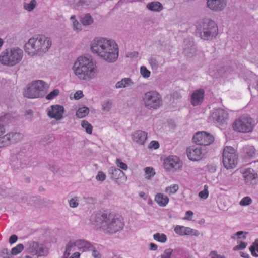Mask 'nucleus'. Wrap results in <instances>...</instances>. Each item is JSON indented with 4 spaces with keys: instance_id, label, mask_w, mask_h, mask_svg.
<instances>
[{
    "instance_id": "18",
    "label": "nucleus",
    "mask_w": 258,
    "mask_h": 258,
    "mask_svg": "<svg viewBox=\"0 0 258 258\" xmlns=\"http://www.w3.org/2000/svg\"><path fill=\"white\" fill-rule=\"evenodd\" d=\"M148 134L142 130H136L131 135V139L134 143L138 145H144L147 140Z\"/></svg>"
},
{
    "instance_id": "45",
    "label": "nucleus",
    "mask_w": 258,
    "mask_h": 258,
    "mask_svg": "<svg viewBox=\"0 0 258 258\" xmlns=\"http://www.w3.org/2000/svg\"><path fill=\"white\" fill-rule=\"evenodd\" d=\"M245 152L248 157H254L256 155L255 149L252 146H249L245 148Z\"/></svg>"
},
{
    "instance_id": "48",
    "label": "nucleus",
    "mask_w": 258,
    "mask_h": 258,
    "mask_svg": "<svg viewBox=\"0 0 258 258\" xmlns=\"http://www.w3.org/2000/svg\"><path fill=\"white\" fill-rule=\"evenodd\" d=\"M252 200L250 197L246 196L243 198L240 201L239 204L242 206H246L250 205Z\"/></svg>"
},
{
    "instance_id": "22",
    "label": "nucleus",
    "mask_w": 258,
    "mask_h": 258,
    "mask_svg": "<svg viewBox=\"0 0 258 258\" xmlns=\"http://www.w3.org/2000/svg\"><path fill=\"white\" fill-rule=\"evenodd\" d=\"M17 168H25L30 167L33 163L32 159L26 156L19 155L17 157Z\"/></svg>"
},
{
    "instance_id": "31",
    "label": "nucleus",
    "mask_w": 258,
    "mask_h": 258,
    "mask_svg": "<svg viewBox=\"0 0 258 258\" xmlns=\"http://www.w3.org/2000/svg\"><path fill=\"white\" fill-rule=\"evenodd\" d=\"M70 21L72 23V28L74 31L76 32H80L82 28L81 24L76 19L75 15H72L70 17Z\"/></svg>"
},
{
    "instance_id": "60",
    "label": "nucleus",
    "mask_w": 258,
    "mask_h": 258,
    "mask_svg": "<svg viewBox=\"0 0 258 258\" xmlns=\"http://www.w3.org/2000/svg\"><path fill=\"white\" fill-rule=\"evenodd\" d=\"M84 95L82 91L78 90L74 94V98L75 100H79L83 97Z\"/></svg>"
},
{
    "instance_id": "29",
    "label": "nucleus",
    "mask_w": 258,
    "mask_h": 258,
    "mask_svg": "<svg viewBox=\"0 0 258 258\" xmlns=\"http://www.w3.org/2000/svg\"><path fill=\"white\" fill-rule=\"evenodd\" d=\"M109 174L111 175V177L113 179L115 180L124 175V173L122 171L115 167H111L109 168Z\"/></svg>"
},
{
    "instance_id": "41",
    "label": "nucleus",
    "mask_w": 258,
    "mask_h": 258,
    "mask_svg": "<svg viewBox=\"0 0 258 258\" xmlns=\"http://www.w3.org/2000/svg\"><path fill=\"white\" fill-rule=\"evenodd\" d=\"M81 125L87 134H91L92 133V126L87 121L82 120Z\"/></svg>"
},
{
    "instance_id": "9",
    "label": "nucleus",
    "mask_w": 258,
    "mask_h": 258,
    "mask_svg": "<svg viewBox=\"0 0 258 258\" xmlns=\"http://www.w3.org/2000/svg\"><path fill=\"white\" fill-rule=\"evenodd\" d=\"M143 101L145 106L150 109H157L162 104V96L156 91H150L145 93Z\"/></svg>"
},
{
    "instance_id": "40",
    "label": "nucleus",
    "mask_w": 258,
    "mask_h": 258,
    "mask_svg": "<svg viewBox=\"0 0 258 258\" xmlns=\"http://www.w3.org/2000/svg\"><path fill=\"white\" fill-rule=\"evenodd\" d=\"M178 185L174 184L167 187L165 189V192L170 195L175 194L178 190Z\"/></svg>"
},
{
    "instance_id": "46",
    "label": "nucleus",
    "mask_w": 258,
    "mask_h": 258,
    "mask_svg": "<svg viewBox=\"0 0 258 258\" xmlns=\"http://www.w3.org/2000/svg\"><path fill=\"white\" fill-rule=\"evenodd\" d=\"M24 245L22 244H19L13 247L11 250V254L16 255L20 253L24 249Z\"/></svg>"
},
{
    "instance_id": "50",
    "label": "nucleus",
    "mask_w": 258,
    "mask_h": 258,
    "mask_svg": "<svg viewBox=\"0 0 258 258\" xmlns=\"http://www.w3.org/2000/svg\"><path fill=\"white\" fill-rule=\"evenodd\" d=\"M115 164L118 167L123 170L126 171L128 169L127 164L122 162L121 159L119 158L116 159Z\"/></svg>"
},
{
    "instance_id": "32",
    "label": "nucleus",
    "mask_w": 258,
    "mask_h": 258,
    "mask_svg": "<svg viewBox=\"0 0 258 258\" xmlns=\"http://www.w3.org/2000/svg\"><path fill=\"white\" fill-rule=\"evenodd\" d=\"M26 246L27 250L29 253L35 255L37 247L38 246V243L35 241L28 242L26 244Z\"/></svg>"
},
{
    "instance_id": "6",
    "label": "nucleus",
    "mask_w": 258,
    "mask_h": 258,
    "mask_svg": "<svg viewBox=\"0 0 258 258\" xmlns=\"http://www.w3.org/2000/svg\"><path fill=\"white\" fill-rule=\"evenodd\" d=\"M23 56V51L19 47L7 49L0 54V62L3 66L13 67L21 61Z\"/></svg>"
},
{
    "instance_id": "51",
    "label": "nucleus",
    "mask_w": 258,
    "mask_h": 258,
    "mask_svg": "<svg viewBox=\"0 0 258 258\" xmlns=\"http://www.w3.org/2000/svg\"><path fill=\"white\" fill-rule=\"evenodd\" d=\"M79 198L77 197H75L72 199H71L69 201V204L70 207L75 208L78 206L79 205Z\"/></svg>"
},
{
    "instance_id": "37",
    "label": "nucleus",
    "mask_w": 258,
    "mask_h": 258,
    "mask_svg": "<svg viewBox=\"0 0 258 258\" xmlns=\"http://www.w3.org/2000/svg\"><path fill=\"white\" fill-rule=\"evenodd\" d=\"M196 52V49L192 43H190L189 46H187L184 48V54L188 57L193 56Z\"/></svg>"
},
{
    "instance_id": "11",
    "label": "nucleus",
    "mask_w": 258,
    "mask_h": 258,
    "mask_svg": "<svg viewBox=\"0 0 258 258\" xmlns=\"http://www.w3.org/2000/svg\"><path fill=\"white\" fill-rule=\"evenodd\" d=\"M183 166L182 161L176 156L170 155L165 158L163 162L164 168L167 171L175 172L181 170Z\"/></svg>"
},
{
    "instance_id": "30",
    "label": "nucleus",
    "mask_w": 258,
    "mask_h": 258,
    "mask_svg": "<svg viewBox=\"0 0 258 258\" xmlns=\"http://www.w3.org/2000/svg\"><path fill=\"white\" fill-rule=\"evenodd\" d=\"M37 5L36 0H31L23 3V9L28 12H32L35 9Z\"/></svg>"
},
{
    "instance_id": "52",
    "label": "nucleus",
    "mask_w": 258,
    "mask_h": 258,
    "mask_svg": "<svg viewBox=\"0 0 258 258\" xmlns=\"http://www.w3.org/2000/svg\"><path fill=\"white\" fill-rule=\"evenodd\" d=\"M243 231H238L235 234H233L231 236V238L233 239H243L244 240L246 238L245 234Z\"/></svg>"
},
{
    "instance_id": "23",
    "label": "nucleus",
    "mask_w": 258,
    "mask_h": 258,
    "mask_svg": "<svg viewBox=\"0 0 258 258\" xmlns=\"http://www.w3.org/2000/svg\"><path fill=\"white\" fill-rule=\"evenodd\" d=\"M76 248L80 251L84 252L92 249V245L89 241L84 239L75 240Z\"/></svg>"
},
{
    "instance_id": "16",
    "label": "nucleus",
    "mask_w": 258,
    "mask_h": 258,
    "mask_svg": "<svg viewBox=\"0 0 258 258\" xmlns=\"http://www.w3.org/2000/svg\"><path fill=\"white\" fill-rule=\"evenodd\" d=\"M211 118L216 121L217 123L223 125L226 123L228 119V113L223 109H216L212 112Z\"/></svg>"
},
{
    "instance_id": "21",
    "label": "nucleus",
    "mask_w": 258,
    "mask_h": 258,
    "mask_svg": "<svg viewBox=\"0 0 258 258\" xmlns=\"http://www.w3.org/2000/svg\"><path fill=\"white\" fill-rule=\"evenodd\" d=\"M204 91L200 89L196 90L192 93L191 96V103L194 106L200 104L203 101Z\"/></svg>"
},
{
    "instance_id": "39",
    "label": "nucleus",
    "mask_w": 258,
    "mask_h": 258,
    "mask_svg": "<svg viewBox=\"0 0 258 258\" xmlns=\"http://www.w3.org/2000/svg\"><path fill=\"white\" fill-rule=\"evenodd\" d=\"M155 240L161 243H165L167 240V236L164 233H157L153 235Z\"/></svg>"
},
{
    "instance_id": "3",
    "label": "nucleus",
    "mask_w": 258,
    "mask_h": 258,
    "mask_svg": "<svg viewBox=\"0 0 258 258\" xmlns=\"http://www.w3.org/2000/svg\"><path fill=\"white\" fill-rule=\"evenodd\" d=\"M91 223L104 232L114 234L122 229L124 223L121 219L113 213H93L90 217Z\"/></svg>"
},
{
    "instance_id": "55",
    "label": "nucleus",
    "mask_w": 258,
    "mask_h": 258,
    "mask_svg": "<svg viewBox=\"0 0 258 258\" xmlns=\"http://www.w3.org/2000/svg\"><path fill=\"white\" fill-rule=\"evenodd\" d=\"M0 255L3 258H12V254L9 253L8 249L6 248L2 250Z\"/></svg>"
},
{
    "instance_id": "1",
    "label": "nucleus",
    "mask_w": 258,
    "mask_h": 258,
    "mask_svg": "<svg viewBox=\"0 0 258 258\" xmlns=\"http://www.w3.org/2000/svg\"><path fill=\"white\" fill-rule=\"evenodd\" d=\"M90 49L92 54L108 63L115 62L118 58V46L110 38H94L90 43Z\"/></svg>"
},
{
    "instance_id": "34",
    "label": "nucleus",
    "mask_w": 258,
    "mask_h": 258,
    "mask_svg": "<svg viewBox=\"0 0 258 258\" xmlns=\"http://www.w3.org/2000/svg\"><path fill=\"white\" fill-rule=\"evenodd\" d=\"M149 64L153 71L157 70L162 66L158 60L154 57L151 56L148 59Z\"/></svg>"
},
{
    "instance_id": "53",
    "label": "nucleus",
    "mask_w": 258,
    "mask_h": 258,
    "mask_svg": "<svg viewBox=\"0 0 258 258\" xmlns=\"http://www.w3.org/2000/svg\"><path fill=\"white\" fill-rule=\"evenodd\" d=\"M59 93V90L58 89H55L51 91L46 96L47 100H52L57 96Z\"/></svg>"
},
{
    "instance_id": "8",
    "label": "nucleus",
    "mask_w": 258,
    "mask_h": 258,
    "mask_svg": "<svg viewBox=\"0 0 258 258\" xmlns=\"http://www.w3.org/2000/svg\"><path fill=\"white\" fill-rule=\"evenodd\" d=\"M256 122L254 119L248 115H243L236 119L232 124L234 131L241 133H251Z\"/></svg>"
},
{
    "instance_id": "17",
    "label": "nucleus",
    "mask_w": 258,
    "mask_h": 258,
    "mask_svg": "<svg viewBox=\"0 0 258 258\" xmlns=\"http://www.w3.org/2000/svg\"><path fill=\"white\" fill-rule=\"evenodd\" d=\"M174 231L176 234L180 236H194L198 237L200 235V232L199 230L192 229L189 227L181 225L175 226Z\"/></svg>"
},
{
    "instance_id": "43",
    "label": "nucleus",
    "mask_w": 258,
    "mask_h": 258,
    "mask_svg": "<svg viewBox=\"0 0 258 258\" xmlns=\"http://www.w3.org/2000/svg\"><path fill=\"white\" fill-rule=\"evenodd\" d=\"M249 250L252 256L255 257L258 256V239H256L253 243V245L250 246Z\"/></svg>"
},
{
    "instance_id": "61",
    "label": "nucleus",
    "mask_w": 258,
    "mask_h": 258,
    "mask_svg": "<svg viewBox=\"0 0 258 258\" xmlns=\"http://www.w3.org/2000/svg\"><path fill=\"white\" fill-rule=\"evenodd\" d=\"M90 251H92V255L94 258H100L101 255L99 252L95 249L93 245L92 249H90Z\"/></svg>"
},
{
    "instance_id": "56",
    "label": "nucleus",
    "mask_w": 258,
    "mask_h": 258,
    "mask_svg": "<svg viewBox=\"0 0 258 258\" xmlns=\"http://www.w3.org/2000/svg\"><path fill=\"white\" fill-rule=\"evenodd\" d=\"M247 244L246 242H240L239 244L234 246L233 247L234 250H238L243 249L247 246Z\"/></svg>"
},
{
    "instance_id": "44",
    "label": "nucleus",
    "mask_w": 258,
    "mask_h": 258,
    "mask_svg": "<svg viewBox=\"0 0 258 258\" xmlns=\"http://www.w3.org/2000/svg\"><path fill=\"white\" fill-rule=\"evenodd\" d=\"M6 133L3 125H0V148L6 147L4 139V134Z\"/></svg>"
},
{
    "instance_id": "62",
    "label": "nucleus",
    "mask_w": 258,
    "mask_h": 258,
    "mask_svg": "<svg viewBox=\"0 0 258 258\" xmlns=\"http://www.w3.org/2000/svg\"><path fill=\"white\" fill-rule=\"evenodd\" d=\"M211 258H225V256L219 255L215 251H212L210 253Z\"/></svg>"
},
{
    "instance_id": "27",
    "label": "nucleus",
    "mask_w": 258,
    "mask_h": 258,
    "mask_svg": "<svg viewBox=\"0 0 258 258\" xmlns=\"http://www.w3.org/2000/svg\"><path fill=\"white\" fill-rule=\"evenodd\" d=\"M17 118L15 114H6L0 117V123L4 124H9L15 122Z\"/></svg>"
},
{
    "instance_id": "33",
    "label": "nucleus",
    "mask_w": 258,
    "mask_h": 258,
    "mask_svg": "<svg viewBox=\"0 0 258 258\" xmlns=\"http://www.w3.org/2000/svg\"><path fill=\"white\" fill-rule=\"evenodd\" d=\"M90 110L89 108L83 106L79 108L76 111V115L79 118H82L86 117L89 114Z\"/></svg>"
},
{
    "instance_id": "15",
    "label": "nucleus",
    "mask_w": 258,
    "mask_h": 258,
    "mask_svg": "<svg viewBox=\"0 0 258 258\" xmlns=\"http://www.w3.org/2000/svg\"><path fill=\"white\" fill-rule=\"evenodd\" d=\"M186 154L191 161H196L203 158L204 153L202 148L198 146H192L186 149Z\"/></svg>"
},
{
    "instance_id": "54",
    "label": "nucleus",
    "mask_w": 258,
    "mask_h": 258,
    "mask_svg": "<svg viewBox=\"0 0 258 258\" xmlns=\"http://www.w3.org/2000/svg\"><path fill=\"white\" fill-rule=\"evenodd\" d=\"M106 175L102 171H99L96 176V179L98 181L102 182L106 179Z\"/></svg>"
},
{
    "instance_id": "12",
    "label": "nucleus",
    "mask_w": 258,
    "mask_h": 258,
    "mask_svg": "<svg viewBox=\"0 0 258 258\" xmlns=\"http://www.w3.org/2000/svg\"><path fill=\"white\" fill-rule=\"evenodd\" d=\"M46 111L47 116L50 118L59 121L63 119L65 109L63 106L55 104L48 107Z\"/></svg>"
},
{
    "instance_id": "10",
    "label": "nucleus",
    "mask_w": 258,
    "mask_h": 258,
    "mask_svg": "<svg viewBox=\"0 0 258 258\" xmlns=\"http://www.w3.org/2000/svg\"><path fill=\"white\" fill-rule=\"evenodd\" d=\"M223 163L227 169H233L237 164V155L233 148L226 147L223 152Z\"/></svg>"
},
{
    "instance_id": "64",
    "label": "nucleus",
    "mask_w": 258,
    "mask_h": 258,
    "mask_svg": "<svg viewBox=\"0 0 258 258\" xmlns=\"http://www.w3.org/2000/svg\"><path fill=\"white\" fill-rule=\"evenodd\" d=\"M17 236L16 235H13L9 238V243L12 244L17 241Z\"/></svg>"
},
{
    "instance_id": "4",
    "label": "nucleus",
    "mask_w": 258,
    "mask_h": 258,
    "mask_svg": "<svg viewBox=\"0 0 258 258\" xmlns=\"http://www.w3.org/2000/svg\"><path fill=\"white\" fill-rule=\"evenodd\" d=\"M52 46L51 39L44 35L31 37L25 44V52L30 56H41L47 53Z\"/></svg>"
},
{
    "instance_id": "36",
    "label": "nucleus",
    "mask_w": 258,
    "mask_h": 258,
    "mask_svg": "<svg viewBox=\"0 0 258 258\" xmlns=\"http://www.w3.org/2000/svg\"><path fill=\"white\" fill-rule=\"evenodd\" d=\"M47 253L48 250L45 246L38 243V246L37 247L35 255L38 256H42L47 255Z\"/></svg>"
},
{
    "instance_id": "19",
    "label": "nucleus",
    "mask_w": 258,
    "mask_h": 258,
    "mask_svg": "<svg viewBox=\"0 0 258 258\" xmlns=\"http://www.w3.org/2000/svg\"><path fill=\"white\" fill-rule=\"evenodd\" d=\"M245 182L247 185H255L258 183V176L254 171L251 168L246 169L243 173Z\"/></svg>"
},
{
    "instance_id": "28",
    "label": "nucleus",
    "mask_w": 258,
    "mask_h": 258,
    "mask_svg": "<svg viewBox=\"0 0 258 258\" xmlns=\"http://www.w3.org/2000/svg\"><path fill=\"white\" fill-rule=\"evenodd\" d=\"M133 82L130 78H124L115 84V88L117 89L126 88L132 86Z\"/></svg>"
},
{
    "instance_id": "42",
    "label": "nucleus",
    "mask_w": 258,
    "mask_h": 258,
    "mask_svg": "<svg viewBox=\"0 0 258 258\" xmlns=\"http://www.w3.org/2000/svg\"><path fill=\"white\" fill-rule=\"evenodd\" d=\"M140 73L141 76L145 79L149 78L151 75V72L145 66H142L140 67Z\"/></svg>"
},
{
    "instance_id": "26",
    "label": "nucleus",
    "mask_w": 258,
    "mask_h": 258,
    "mask_svg": "<svg viewBox=\"0 0 258 258\" xmlns=\"http://www.w3.org/2000/svg\"><path fill=\"white\" fill-rule=\"evenodd\" d=\"M76 247L75 240H71L69 241L66 245L63 258H68L71 252L75 250Z\"/></svg>"
},
{
    "instance_id": "14",
    "label": "nucleus",
    "mask_w": 258,
    "mask_h": 258,
    "mask_svg": "<svg viewBox=\"0 0 258 258\" xmlns=\"http://www.w3.org/2000/svg\"><path fill=\"white\" fill-rule=\"evenodd\" d=\"M206 8L214 12L224 11L227 6L228 0H206Z\"/></svg>"
},
{
    "instance_id": "59",
    "label": "nucleus",
    "mask_w": 258,
    "mask_h": 258,
    "mask_svg": "<svg viewBox=\"0 0 258 258\" xmlns=\"http://www.w3.org/2000/svg\"><path fill=\"white\" fill-rule=\"evenodd\" d=\"M159 147V144L156 141H152L148 145L150 149H157Z\"/></svg>"
},
{
    "instance_id": "20",
    "label": "nucleus",
    "mask_w": 258,
    "mask_h": 258,
    "mask_svg": "<svg viewBox=\"0 0 258 258\" xmlns=\"http://www.w3.org/2000/svg\"><path fill=\"white\" fill-rule=\"evenodd\" d=\"M4 137L6 146L18 142L23 139V135L17 132H10L7 134H5Z\"/></svg>"
},
{
    "instance_id": "47",
    "label": "nucleus",
    "mask_w": 258,
    "mask_h": 258,
    "mask_svg": "<svg viewBox=\"0 0 258 258\" xmlns=\"http://www.w3.org/2000/svg\"><path fill=\"white\" fill-rule=\"evenodd\" d=\"M112 102L110 100H105L102 104V109L103 111L108 112L112 107Z\"/></svg>"
},
{
    "instance_id": "57",
    "label": "nucleus",
    "mask_w": 258,
    "mask_h": 258,
    "mask_svg": "<svg viewBox=\"0 0 258 258\" xmlns=\"http://www.w3.org/2000/svg\"><path fill=\"white\" fill-rule=\"evenodd\" d=\"M194 213L190 210L187 211L183 219L184 220H191L192 218Z\"/></svg>"
},
{
    "instance_id": "58",
    "label": "nucleus",
    "mask_w": 258,
    "mask_h": 258,
    "mask_svg": "<svg viewBox=\"0 0 258 258\" xmlns=\"http://www.w3.org/2000/svg\"><path fill=\"white\" fill-rule=\"evenodd\" d=\"M84 201L88 204H93L96 202V198L92 197H84Z\"/></svg>"
},
{
    "instance_id": "35",
    "label": "nucleus",
    "mask_w": 258,
    "mask_h": 258,
    "mask_svg": "<svg viewBox=\"0 0 258 258\" xmlns=\"http://www.w3.org/2000/svg\"><path fill=\"white\" fill-rule=\"evenodd\" d=\"M80 20L82 25L85 26H90L94 22L93 19L89 14H85Z\"/></svg>"
},
{
    "instance_id": "63",
    "label": "nucleus",
    "mask_w": 258,
    "mask_h": 258,
    "mask_svg": "<svg viewBox=\"0 0 258 258\" xmlns=\"http://www.w3.org/2000/svg\"><path fill=\"white\" fill-rule=\"evenodd\" d=\"M171 251H170L169 250H166L161 255V258H171Z\"/></svg>"
},
{
    "instance_id": "5",
    "label": "nucleus",
    "mask_w": 258,
    "mask_h": 258,
    "mask_svg": "<svg viewBox=\"0 0 258 258\" xmlns=\"http://www.w3.org/2000/svg\"><path fill=\"white\" fill-rule=\"evenodd\" d=\"M196 28L200 37L204 40H212L215 38L218 32L216 23L209 18L199 21L197 23Z\"/></svg>"
},
{
    "instance_id": "38",
    "label": "nucleus",
    "mask_w": 258,
    "mask_h": 258,
    "mask_svg": "<svg viewBox=\"0 0 258 258\" xmlns=\"http://www.w3.org/2000/svg\"><path fill=\"white\" fill-rule=\"evenodd\" d=\"M145 178L148 180L152 179L155 175V172L153 167H147L144 169Z\"/></svg>"
},
{
    "instance_id": "24",
    "label": "nucleus",
    "mask_w": 258,
    "mask_h": 258,
    "mask_svg": "<svg viewBox=\"0 0 258 258\" xmlns=\"http://www.w3.org/2000/svg\"><path fill=\"white\" fill-rule=\"evenodd\" d=\"M146 8L148 10L155 13H160L164 9L162 4L157 1L147 3Z\"/></svg>"
},
{
    "instance_id": "2",
    "label": "nucleus",
    "mask_w": 258,
    "mask_h": 258,
    "mask_svg": "<svg viewBox=\"0 0 258 258\" xmlns=\"http://www.w3.org/2000/svg\"><path fill=\"white\" fill-rule=\"evenodd\" d=\"M72 70L77 79L84 81L95 79L99 73L96 61L91 56L86 55L80 56L75 60Z\"/></svg>"
},
{
    "instance_id": "13",
    "label": "nucleus",
    "mask_w": 258,
    "mask_h": 258,
    "mask_svg": "<svg viewBox=\"0 0 258 258\" xmlns=\"http://www.w3.org/2000/svg\"><path fill=\"white\" fill-rule=\"evenodd\" d=\"M192 140L197 144L207 146L211 144L214 139L213 136L210 134L204 131H201L195 134Z\"/></svg>"
},
{
    "instance_id": "25",
    "label": "nucleus",
    "mask_w": 258,
    "mask_h": 258,
    "mask_svg": "<svg viewBox=\"0 0 258 258\" xmlns=\"http://www.w3.org/2000/svg\"><path fill=\"white\" fill-rule=\"evenodd\" d=\"M155 201L161 207H165L169 201V199L167 196L158 193L155 197Z\"/></svg>"
},
{
    "instance_id": "49",
    "label": "nucleus",
    "mask_w": 258,
    "mask_h": 258,
    "mask_svg": "<svg viewBox=\"0 0 258 258\" xmlns=\"http://www.w3.org/2000/svg\"><path fill=\"white\" fill-rule=\"evenodd\" d=\"M209 196L208 186L207 185L204 186V190L199 193V197L202 199H206Z\"/></svg>"
},
{
    "instance_id": "7",
    "label": "nucleus",
    "mask_w": 258,
    "mask_h": 258,
    "mask_svg": "<svg viewBox=\"0 0 258 258\" xmlns=\"http://www.w3.org/2000/svg\"><path fill=\"white\" fill-rule=\"evenodd\" d=\"M48 88V84L44 81L35 80L27 85L24 92V95L31 99L41 98L44 96Z\"/></svg>"
}]
</instances>
